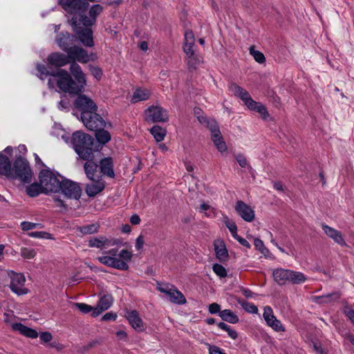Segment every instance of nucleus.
<instances>
[{
	"mask_svg": "<svg viewBox=\"0 0 354 354\" xmlns=\"http://www.w3.org/2000/svg\"><path fill=\"white\" fill-rule=\"evenodd\" d=\"M48 85L50 88L57 87L60 91L64 93L73 95L81 93L70 73L64 69H58L56 72L52 73L48 78Z\"/></svg>",
	"mask_w": 354,
	"mask_h": 354,
	"instance_id": "obj_1",
	"label": "nucleus"
},
{
	"mask_svg": "<svg viewBox=\"0 0 354 354\" xmlns=\"http://www.w3.org/2000/svg\"><path fill=\"white\" fill-rule=\"evenodd\" d=\"M70 24L73 27L75 37L86 47H93L94 41L93 39V31L89 27L83 26L82 24L75 25L73 23V17L70 20Z\"/></svg>",
	"mask_w": 354,
	"mask_h": 354,
	"instance_id": "obj_6",
	"label": "nucleus"
},
{
	"mask_svg": "<svg viewBox=\"0 0 354 354\" xmlns=\"http://www.w3.org/2000/svg\"><path fill=\"white\" fill-rule=\"evenodd\" d=\"M340 298V294L338 292L324 295L316 297L315 301L319 304H328L333 301L338 300Z\"/></svg>",
	"mask_w": 354,
	"mask_h": 354,
	"instance_id": "obj_37",
	"label": "nucleus"
},
{
	"mask_svg": "<svg viewBox=\"0 0 354 354\" xmlns=\"http://www.w3.org/2000/svg\"><path fill=\"white\" fill-rule=\"evenodd\" d=\"M95 131V138L100 144L104 145L111 140V134L108 131L104 130V128L96 129Z\"/></svg>",
	"mask_w": 354,
	"mask_h": 354,
	"instance_id": "obj_38",
	"label": "nucleus"
},
{
	"mask_svg": "<svg viewBox=\"0 0 354 354\" xmlns=\"http://www.w3.org/2000/svg\"><path fill=\"white\" fill-rule=\"evenodd\" d=\"M268 326L271 327L276 332H283L285 331V327L281 324V321L274 318V320Z\"/></svg>",
	"mask_w": 354,
	"mask_h": 354,
	"instance_id": "obj_50",
	"label": "nucleus"
},
{
	"mask_svg": "<svg viewBox=\"0 0 354 354\" xmlns=\"http://www.w3.org/2000/svg\"><path fill=\"white\" fill-rule=\"evenodd\" d=\"M144 239L142 235H140L136 240V248L137 250H140L142 248L144 245Z\"/></svg>",
	"mask_w": 354,
	"mask_h": 354,
	"instance_id": "obj_63",
	"label": "nucleus"
},
{
	"mask_svg": "<svg viewBox=\"0 0 354 354\" xmlns=\"http://www.w3.org/2000/svg\"><path fill=\"white\" fill-rule=\"evenodd\" d=\"M263 317L268 326L274 320L276 317L274 315L272 308L269 306H266L263 308Z\"/></svg>",
	"mask_w": 354,
	"mask_h": 354,
	"instance_id": "obj_41",
	"label": "nucleus"
},
{
	"mask_svg": "<svg viewBox=\"0 0 354 354\" xmlns=\"http://www.w3.org/2000/svg\"><path fill=\"white\" fill-rule=\"evenodd\" d=\"M209 354H226L223 351L216 346H209Z\"/></svg>",
	"mask_w": 354,
	"mask_h": 354,
	"instance_id": "obj_60",
	"label": "nucleus"
},
{
	"mask_svg": "<svg viewBox=\"0 0 354 354\" xmlns=\"http://www.w3.org/2000/svg\"><path fill=\"white\" fill-rule=\"evenodd\" d=\"M151 96V92L147 88H136L131 97V102L136 103L140 101L147 100Z\"/></svg>",
	"mask_w": 354,
	"mask_h": 354,
	"instance_id": "obj_32",
	"label": "nucleus"
},
{
	"mask_svg": "<svg viewBox=\"0 0 354 354\" xmlns=\"http://www.w3.org/2000/svg\"><path fill=\"white\" fill-rule=\"evenodd\" d=\"M212 270L220 278H224L227 276L226 269L221 264L214 263L212 266Z\"/></svg>",
	"mask_w": 354,
	"mask_h": 354,
	"instance_id": "obj_45",
	"label": "nucleus"
},
{
	"mask_svg": "<svg viewBox=\"0 0 354 354\" xmlns=\"http://www.w3.org/2000/svg\"><path fill=\"white\" fill-rule=\"evenodd\" d=\"M223 222L225 225V226L228 228V230H230V232L232 231L237 230V227H236V223L232 220L230 219V218L227 216H226V215L223 216Z\"/></svg>",
	"mask_w": 354,
	"mask_h": 354,
	"instance_id": "obj_49",
	"label": "nucleus"
},
{
	"mask_svg": "<svg viewBox=\"0 0 354 354\" xmlns=\"http://www.w3.org/2000/svg\"><path fill=\"white\" fill-rule=\"evenodd\" d=\"M200 123L205 124L211 132V137L221 134V131L217 122L214 120H210L206 116H198Z\"/></svg>",
	"mask_w": 354,
	"mask_h": 354,
	"instance_id": "obj_30",
	"label": "nucleus"
},
{
	"mask_svg": "<svg viewBox=\"0 0 354 354\" xmlns=\"http://www.w3.org/2000/svg\"><path fill=\"white\" fill-rule=\"evenodd\" d=\"M116 318H117V315L115 313H111V312L106 313L102 317V320H104V321L115 320Z\"/></svg>",
	"mask_w": 354,
	"mask_h": 354,
	"instance_id": "obj_61",
	"label": "nucleus"
},
{
	"mask_svg": "<svg viewBox=\"0 0 354 354\" xmlns=\"http://www.w3.org/2000/svg\"><path fill=\"white\" fill-rule=\"evenodd\" d=\"M126 317L128 319L131 326L137 331H142L144 330L143 323L141 318L139 316V313L137 310H131L127 312Z\"/></svg>",
	"mask_w": 354,
	"mask_h": 354,
	"instance_id": "obj_25",
	"label": "nucleus"
},
{
	"mask_svg": "<svg viewBox=\"0 0 354 354\" xmlns=\"http://www.w3.org/2000/svg\"><path fill=\"white\" fill-rule=\"evenodd\" d=\"M219 316L223 320L231 324H236L239 320L238 316L233 311L229 309L221 310Z\"/></svg>",
	"mask_w": 354,
	"mask_h": 354,
	"instance_id": "obj_36",
	"label": "nucleus"
},
{
	"mask_svg": "<svg viewBox=\"0 0 354 354\" xmlns=\"http://www.w3.org/2000/svg\"><path fill=\"white\" fill-rule=\"evenodd\" d=\"M145 120L148 122H165L168 121L169 115L166 109L160 106H152L145 111Z\"/></svg>",
	"mask_w": 354,
	"mask_h": 354,
	"instance_id": "obj_10",
	"label": "nucleus"
},
{
	"mask_svg": "<svg viewBox=\"0 0 354 354\" xmlns=\"http://www.w3.org/2000/svg\"><path fill=\"white\" fill-rule=\"evenodd\" d=\"M195 38L192 31H186L185 33V44L183 50L187 57V64L189 67H194L200 62V57L195 54L194 46Z\"/></svg>",
	"mask_w": 354,
	"mask_h": 354,
	"instance_id": "obj_5",
	"label": "nucleus"
},
{
	"mask_svg": "<svg viewBox=\"0 0 354 354\" xmlns=\"http://www.w3.org/2000/svg\"><path fill=\"white\" fill-rule=\"evenodd\" d=\"M26 193L30 197L37 196L40 193H43V188L39 183H32L26 188Z\"/></svg>",
	"mask_w": 354,
	"mask_h": 354,
	"instance_id": "obj_40",
	"label": "nucleus"
},
{
	"mask_svg": "<svg viewBox=\"0 0 354 354\" xmlns=\"http://www.w3.org/2000/svg\"><path fill=\"white\" fill-rule=\"evenodd\" d=\"M71 143L81 158L86 160L93 158V139L90 135L79 131H75L72 135Z\"/></svg>",
	"mask_w": 354,
	"mask_h": 354,
	"instance_id": "obj_2",
	"label": "nucleus"
},
{
	"mask_svg": "<svg viewBox=\"0 0 354 354\" xmlns=\"http://www.w3.org/2000/svg\"><path fill=\"white\" fill-rule=\"evenodd\" d=\"M97 260L102 264L120 270H127L129 265L124 261H120L117 257L111 256H102L97 258Z\"/></svg>",
	"mask_w": 354,
	"mask_h": 354,
	"instance_id": "obj_18",
	"label": "nucleus"
},
{
	"mask_svg": "<svg viewBox=\"0 0 354 354\" xmlns=\"http://www.w3.org/2000/svg\"><path fill=\"white\" fill-rule=\"evenodd\" d=\"M247 106L249 109L259 113L264 119H266L268 116V113L265 106H263L262 104L259 102H255L253 100H252L251 101H250Z\"/></svg>",
	"mask_w": 354,
	"mask_h": 354,
	"instance_id": "obj_34",
	"label": "nucleus"
},
{
	"mask_svg": "<svg viewBox=\"0 0 354 354\" xmlns=\"http://www.w3.org/2000/svg\"><path fill=\"white\" fill-rule=\"evenodd\" d=\"M254 245L255 248L263 254L265 253V251H267V249L264 247L263 242L259 239H254Z\"/></svg>",
	"mask_w": 354,
	"mask_h": 354,
	"instance_id": "obj_53",
	"label": "nucleus"
},
{
	"mask_svg": "<svg viewBox=\"0 0 354 354\" xmlns=\"http://www.w3.org/2000/svg\"><path fill=\"white\" fill-rule=\"evenodd\" d=\"M98 229L99 225L93 223L80 227V231L83 234H91L96 233L98 231Z\"/></svg>",
	"mask_w": 354,
	"mask_h": 354,
	"instance_id": "obj_44",
	"label": "nucleus"
},
{
	"mask_svg": "<svg viewBox=\"0 0 354 354\" xmlns=\"http://www.w3.org/2000/svg\"><path fill=\"white\" fill-rule=\"evenodd\" d=\"M115 242L111 239H109L104 236H99L91 238L88 241V246L91 248H96L100 250L106 249L110 246H113Z\"/></svg>",
	"mask_w": 354,
	"mask_h": 354,
	"instance_id": "obj_21",
	"label": "nucleus"
},
{
	"mask_svg": "<svg viewBox=\"0 0 354 354\" xmlns=\"http://www.w3.org/2000/svg\"><path fill=\"white\" fill-rule=\"evenodd\" d=\"M40 225L41 224H39V223H31V222H27V221H24L21 223V229L24 231H28L30 230H32Z\"/></svg>",
	"mask_w": 354,
	"mask_h": 354,
	"instance_id": "obj_51",
	"label": "nucleus"
},
{
	"mask_svg": "<svg viewBox=\"0 0 354 354\" xmlns=\"http://www.w3.org/2000/svg\"><path fill=\"white\" fill-rule=\"evenodd\" d=\"M229 88L235 96L241 99L246 106L252 100L250 93L245 89L235 83L230 84Z\"/></svg>",
	"mask_w": 354,
	"mask_h": 354,
	"instance_id": "obj_24",
	"label": "nucleus"
},
{
	"mask_svg": "<svg viewBox=\"0 0 354 354\" xmlns=\"http://www.w3.org/2000/svg\"><path fill=\"white\" fill-rule=\"evenodd\" d=\"M239 304L246 312L252 314L258 313V308L254 304L245 300H239Z\"/></svg>",
	"mask_w": 354,
	"mask_h": 354,
	"instance_id": "obj_42",
	"label": "nucleus"
},
{
	"mask_svg": "<svg viewBox=\"0 0 354 354\" xmlns=\"http://www.w3.org/2000/svg\"><path fill=\"white\" fill-rule=\"evenodd\" d=\"M15 177L24 183H30L32 180V171L26 160L19 157L16 159L13 167Z\"/></svg>",
	"mask_w": 354,
	"mask_h": 354,
	"instance_id": "obj_7",
	"label": "nucleus"
},
{
	"mask_svg": "<svg viewBox=\"0 0 354 354\" xmlns=\"http://www.w3.org/2000/svg\"><path fill=\"white\" fill-rule=\"evenodd\" d=\"M59 2L65 11L74 15L82 14L88 6L87 0H59Z\"/></svg>",
	"mask_w": 354,
	"mask_h": 354,
	"instance_id": "obj_11",
	"label": "nucleus"
},
{
	"mask_svg": "<svg viewBox=\"0 0 354 354\" xmlns=\"http://www.w3.org/2000/svg\"><path fill=\"white\" fill-rule=\"evenodd\" d=\"M150 132L157 142H160L164 140L167 131L158 125H155L151 129Z\"/></svg>",
	"mask_w": 354,
	"mask_h": 354,
	"instance_id": "obj_39",
	"label": "nucleus"
},
{
	"mask_svg": "<svg viewBox=\"0 0 354 354\" xmlns=\"http://www.w3.org/2000/svg\"><path fill=\"white\" fill-rule=\"evenodd\" d=\"M40 339L44 342H49L52 340L53 336L49 332H42L39 335Z\"/></svg>",
	"mask_w": 354,
	"mask_h": 354,
	"instance_id": "obj_55",
	"label": "nucleus"
},
{
	"mask_svg": "<svg viewBox=\"0 0 354 354\" xmlns=\"http://www.w3.org/2000/svg\"><path fill=\"white\" fill-rule=\"evenodd\" d=\"M81 119L85 127L91 131H95L106 127L105 121L96 111L91 113L85 112Z\"/></svg>",
	"mask_w": 354,
	"mask_h": 354,
	"instance_id": "obj_12",
	"label": "nucleus"
},
{
	"mask_svg": "<svg viewBox=\"0 0 354 354\" xmlns=\"http://www.w3.org/2000/svg\"><path fill=\"white\" fill-rule=\"evenodd\" d=\"M0 173L5 176L11 174V163L9 158L0 153Z\"/></svg>",
	"mask_w": 354,
	"mask_h": 354,
	"instance_id": "obj_35",
	"label": "nucleus"
},
{
	"mask_svg": "<svg viewBox=\"0 0 354 354\" xmlns=\"http://www.w3.org/2000/svg\"><path fill=\"white\" fill-rule=\"evenodd\" d=\"M20 253L22 257L28 259H33L36 255L35 250L30 248H21Z\"/></svg>",
	"mask_w": 354,
	"mask_h": 354,
	"instance_id": "obj_46",
	"label": "nucleus"
},
{
	"mask_svg": "<svg viewBox=\"0 0 354 354\" xmlns=\"http://www.w3.org/2000/svg\"><path fill=\"white\" fill-rule=\"evenodd\" d=\"M98 165L100 169V173H102L110 178H113L115 176L113 163L111 158L108 157L102 159Z\"/></svg>",
	"mask_w": 354,
	"mask_h": 354,
	"instance_id": "obj_27",
	"label": "nucleus"
},
{
	"mask_svg": "<svg viewBox=\"0 0 354 354\" xmlns=\"http://www.w3.org/2000/svg\"><path fill=\"white\" fill-rule=\"evenodd\" d=\"M62 178L60 191L68 198L78 200L81 197L82 189L79 184L68 179Z\"/></svg>",
	"mask_w": 354,
	"mask_h": 354,
	"instance_id": "obj_9",
	"label": "nucleus"
},
{
	"mask_svg": "<svg viewBox=\"0 0 354 354\" xmlns=\"http://www.w3.org/2000/svg\"><path fill=\"white\" fill-rule=\"evenodd\" d=\"M100 342L98 340H92L90 342H88L86 345L82 347V350L84 351H87L94 347L95 345L98 344Z\"/></svg>",
	"mask_w": 354,
	"mask_h": 354,
	"instance_id": "obj_64",
	"label": "nucleus"
},
{
	"mask_svg": "<svg viewBox=\"0 0 354 354\" xmlns=\"http://www.w3.org/2000/svg\"><path fill=\"white\" fill-rule=\"evenodd\" d=\"M70 105L69 100L66 97L62 99L58 103V108L60 110L68 109Z\"/></svg>",
	"mask_w": 354,
	"mask_h": 354,
	"instance_id": "obj_56",
	"label": "nucleus"
},
{
	"mask_svg": "<svg viewBox=\"0 0 354 354\" xmlns=\"http://www.w3.org/2000/svg\"><path fill=\"white\" fill-rule=\"evenodd\" d=\"M102 11V7L99 4L93 5L89 10L88 15L87 17L82 14H78L77 15H73V23L76 25L77 24H82L83 26L91 27L93 26L96 21V17Z\"/></svg>",
	"mask_w": 354,
	"mask_h": 354,
	"instance_id": "obj_8",
	"label": "nucleus"
},
{
	"mask_svg": "<svg viewBox=\"0 0 354 354\" xmlns=\"http://www.w3.org/2000/svg\"><path fill=\"white\" fill-rule=\"evenodd\" d=\"M120 261H124L125 263H127L128 261L131 260L133 257L132 253L127 250H122L118 254Z\"/></svg>",
	"mask_w": 354,
	"mask_h": 354,
	"instance_id": "obj_47",
	"label": "nucleus"
},
{
	"mask_svg": "<svg viewBox=\"0 0 354 354\" xmlns=\"http://www.w3.org/2000/svg\"><path fill=\"white\" fill-rule=\"evenodd\" d=\"M70 71L71 75L74 77L75 84L78 86L81 92H82L86 84V80L81 66L76 62H73L70 66Z\"/></svg>",
	"mask_w": 354,
	"mask_h": 354,
	"instance_id": "obj_17",
	"label": "nucleus"
},
{
	"mask_svg": "<svg viewBox=\"0 0 354 354\" xmlns=\"http://www.w3.org/2000/svg\"><path fill=\"white\" fill-rule=\"evenodd\" d=\"M113 304V297L111 295H103L99 300L97 307L94 308L92 315L96 317L103 311L107 310Z\"/></svg>",
	"mask_w": 354,
	"mask_h": 354,
	"instance_id": "obj_23",
	"label": "nucleus"
},
{
	"mask_svg": "<svg viewBox=\"0 0 354 354\" xmlns=\"http://www.w3.org/2000/svg\"><path fill=\"white\" fill-rule=\"evenodd\" d=\"M56 41L59 48L64 52H66L70 48H71L73 46L75 41V37L67 32H62L57 35Z\"/></svg>",
	"mask_w": 354,
	"mask_h": 354,
	"instance_id": "obj_20",
	"label": "nucleus"
},
{
	"mask_svg": "<svg viewBox=\"0 0 354 354\" xmlns=\"http://www.w3.org/2000/svg\"><path fill=\"white\" fill-rule=\"evenodd\" d=\"M234 209L237 214L246 222H252L255 218L254 210L242 201H238L236 203Z\"/></svg>",
	"mask_w": 354,
	"mask_h": 354,
	"instance_id": "obj_16",
	"label": "nucleus"
},
{
	"mask_svg": "<svg viewBox=\"0 0 354 354\" xmlns=\"http://www.w3.org/2000/svg\"><path fill=\"white\" fill-rule=\"evenodd\" d=\"M37 69L38 72L40 73V78L42 79V75H51L53 73H49L46 67L43 64H39L37 66Z\"/></svg>",
	"mask_w": 354,
	"mask_h": 354,
	"instance_id": "obj_54",
	"label": "nucleus"
},
{
	"mask_svg": "<svg viewBox=\"0 0 354 354\" xmlns=\"http://www.w3.org/2000/svg\"><path fill=\"white\" fill-rule=\"evenodd\" d=\"M10 288L17 295H23L28 293V290L24 287L26 279L21 273H12L10 276Z\"/></svg>",
	"mask_w": 354,
	"mask_h": 354,
	"instance_id": "obj_15",
	"label": "nucleus"
},
{
	"mask_svg": "<svg viewBox=\"0 0 354 354\" xmlns=\"http://www.w3.org/2000/svg\"><path fill=\"white\" fill-rule=\"evenodd\" d=\"M173 286H169V284H165L163 286H159L157 287V289L162 293L165 294L166 295H168V293L171 290Z\"/></svg>",
	"mask_w": 354,
	"mask_h": 354,
	"instance_id": "obj_59",
	"label": "nucleus"
},
{
	"mask_svg": "<svg viewBox=\"0 0 354 354\" xmlns=\"http://www.w3.org/2000/svg\"><path fill=\"white\" fill-rule=\"evenodd\" d=\"M221 306L217 303H212L209 306V312L211 314L219 313L221 312Z\"/></svg>",
	"mask_w": 354,
	"mask_h": 354,
	"instance_id": "obj_57",
	"label": "nucleus"
},
{
	"mask_svg": "<svg viewBox=\"0 0 354 354\" xmlns=\"http://www.w3.org/2000/svg\"><path fill=\"white\" fill-rule=\"evenodd\" d=\"M66 53L71 64L76 62L86 64L91 59L87 51L83 48L77 46L73 45Z\"/></svg>",
	"mask_w": 354,
	"mask_h": 354,
	"instance_id": "obj_14",
	"label": "nucleus"
},
{
	"mask_svg": "<svg viewBox=\"0 0 354 354\" xmlns=\"http://www.w3.org/2000/svg\"><path fill=\"white\" fill-rule=\"evenodd\" d=\"M47 59L50 64L57 67H62L67 64H70L67 55L59 53H54L49 55Z\"/></svg>",
	"mask_w": 354,
	"mask_h": 354,
	"instance_id": "obj_26",
	"label": "nucleus"
},
{
	"mask_svg": "<svg viewBox=\"0 0 354 354\" xmlns=\"http://www.w3.org/2000/svg\"><path fill=\"white\" fill-rule=\"evenodd\" d=\"M91 180L92 183L86 185L85 191L88 196L94 197L104 190L105 183L102 180V176H97V179Z\"/></svg>",
	"mask_w": 354,
	"mask_h": 354,
	"instance_id": "obj_19",
	"label": "nucleus"
},
{
	"mask_svg": "<svg viewBox=\"0 0 354 354\" xmlns=\"http://www.w3.org/2000/svg\"><path fill=\"white\" fill-rule=\"evenodd\" d=\"M272 277L274 281L279 286L287 283L300 284L306 280V276L302 272L283 268L273 270Z\"/></svg>",
	"mask_w": 354,
	"mask_h": 354,
	"instance_id": "obj_3",
	"label": "nucleus"
},
{
	"mask_svg": "<svg viewBox=\"0 0 354 354\" xmlns=\"http://www.w3.org/2000/svg\"><path fill=\"white\" fill-rule=\"evenodd\" d=\"M235 158L241 167H245L247 165V160L243 155L239 153L237 154Z\"/></svg>",
	"mask_w": 354,
	"mask_h": 354,
	"instance_id": "obj_58",
	"label": "nucleus"
},
{
	"mask_svg": "<svg viewBox=\"0 0 354 354\" xmlns=\"http://www.w3.org/2000/svg\"><path fill=\"white\" fill-rule=\"evenodd\" d=\"M249 50L250 54L254 57L256 62L259 64H263L266 62L264 55L261 52L255 50L254 46H250Z\"/></svg>",
	"mask_w": 354,
	"mask_h": 354,
	"instance_id": "obj_43",
	"label": "nucleus"
},
{
	"mask_svg": "<svg viewBox=\"0 0 354 354\" xmlns=\"http://www.w3.org/2000/svg\"><path fill=\"white\" fill-rule=\"evenodd\" d=\"M167 296L171 302L178 304H183L186 302L184 295L177 290L175 287L172 286L171 290L168 293Z\"/></svg>",
	"mask_w": 354,
	"mask_h": 354,
	"instance_id": "obj_33",
	"label": "nucleus"
},
{
	"mask_svg": "<svg viewBox=\"0 0 354 354\" xmlns=\"http://www.w3.org/2000/svg\"><path fill=\"white\" fill-rule=\"evenodd\" d=\"M322 228L325 234L332 239L335 243L340 245H346L345 240L339 231L327 225L325 223L322 224Z\"/></svg>",
	"mask_w": 354,
	"mask_h": 354,
	"instance_id": "obj_22",
	"label": "nucleus"
},
{
	"mask_svg": "<svg viewBox=\"0 0 354 354\" xmlns=\"http://www.w3.org/2000/svg\"><path fill=\"white\" fill-rule=\"evenodd\" d=\"M84 169L86 177L90 180L97 179V176H102L98 173L99 165L93 161V158L91 160H87V162L84 165Z\"/></svg>",
	"mask_w": 354,
	"mask_h": 354,
	"instance_id": "obj_28",
	"label": "nucleus"
},
{
	"mask_svg": "<svg viewBox=\"0 0 354 354\" xmlns=\"http://www.w3.org/2000/svg\"><path fill=\"white\" fill-rule=\"evenodd\" d=\"M58 174L49 169H42L39 174V182L43 188V193H57L60 191L62 178Z\"/></svg>",
	"mask_w": 354,
	"mask_h": 354,
	"instance_id": "obj_4",
	"label": "nucleus"
},
{
	"mask_svg": "<svg viewBox=\"0 0 354 354\" xmlns=\"http://www.w3.org/2000/svg\"><path fill=\"white\" fill-rule=\"evenodd\" d=\"M73 306L77 308L81 313L86 314L91 311H93L94 308L84 303H74Z\"/></svg>",
	"mask_w": 354,
	"mask_h": 354,
	"instance_id": "obj_48",
	"label": "nucleus"
},
{
	"mask_svg": "<svg viewBox=\"0 0 354 354\" xmlns=\"http://www.w3.org/2000/svg\"><path fill=\"white\" fill-rule=\"evenodd\" d=\"M344 313L354 324V310L349 308H346L344 309Z\"/></svg>",
	"mask_w": 354,
	"mask_h": 354,
	"instance_id": "obj_62",
	"label": "nucleus"
},
{
	"mask_svg": "<svg viewBox=\"0 0 354 354\" xmlns=\"http://www.w3.org/2000/svg\"><path fill=\"white\" fill-rule=\"evenodd\" d=\"M12 328L13 330L19 331L20 334L30 338H36L38 336V333L21 323H16L12 324Z\"/></svg>",
	"mask_w": 354,
	"mask_h": 354,
	"instance_id": "obj_31",
	"label": "nucleus"
},
{
	"mask_svg": "<svg viewBox=\"0 0 354 354\" xmlns=\"http://www.w3.org/2000/svg\"><path fill=\"white\" fill-rule=\"evenodd\" d=\"M74 106L81 111V118L85 112L91 113L97 111V106L93 100L85 95L80 94L74 102Z\"/></svg>",
	"mask_w": 354,
	"mask_h": 354,
	"instance_id": "obj_13",
	"label": "nucleus"
},
{
	"mask_svg": "<svg viewBox=\"0 0 354 354\" xmlns=\"http://www.w3.org/2000/svg\"><path fill=\"white\" fill-rule=\"evenodd\" d=\"M89 69L91 74L97 80L100 79L102 75V71L99 67L90 65Z\"/></svg>",
	"mask_w": 354,
	"mask_h": 354,
	"instance_id": "obj_52",
	"label": "nucleus"
},
{
	"mask_svg": "<svg viewBox=\"0 0 354 354\" xmlns=\"http://www.w3.org/2000/svg\"><path fill=\"white\" fill-rule=\"evenodd\" d=\"M214 251L216 258L220 261H226L228 259V252L225 245L222 240H216L214 241Z\"/></svg>",
	"mask_w": 354,
	"mask_h": 354,
	"instance_id": "obj_29",
	"label": "nucleus"
}]
</instances>
